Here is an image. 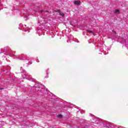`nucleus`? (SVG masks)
<instances>
[{
    "label": "nucleus",
    "mask_w": 128,
    "mask_h": 128,
    "mask_svg": "<svg viewBox=\"0 0 128 128\" xmlns=\"http://www.w3.org/2000/svg\"><path fill=\"white\" fill-rule=\"evenodd\" d=\"M20 70H22L21 72H23L24 74H22V76L24 78H26V80H32V82H34V79L32 78V76H28L24 73V68H22V67L20 68Z\"/></svg>",
    "instance_id": "obj_1"
},
{
    "label": "nucleus",
    "mask_w": 128,
    "mask_h": 128,
    "mask_svg": "<svg viewBox=\"0 0 128 128\" xmlns=\"http://www.w3.org/2000/svg\"><path fill=\"white\" fill-rule=\"evenodd\" d=\"M44 22H48L46 18L41 16L38 18V24H44Z\"/></svg>",
    "instance_id": "obj_2"
},
{
    "label": "nucleus",
    "mask_w": 128,
    "mask_h": 128,
    "mask_svg": "<svg viewBox=\"0 0 128 128\" xmlns=\"http://www.w3.org/2000/svg\"><path fill=\"white\" fill-rule=\"evenodd\" d=\"M0 50L1 52H0V54H2V52H6V54H8V52H10V50L6 48H4V50H2V48H1Z\"/></svg>",
    "instance_id": "obj_3"
},
{
    "label": "nucleus",
    "mask_w": 128,
    "mask_h": 128,
    "mask_svg": "<svg viewBox=\"0 0 128 128\" xmlns=\"http://www.w3.org/2000/svg\"><path fill=\"white\" fill-rule=\"evenodd\" d=\"M54 12H58L60 16H64V14L62 13V12H60V10H55Z\"/></svg>",
    "instance_id": "obj_4"
},
{
    "label": "nucleus",
    "mask_w": 128,
    "mask_h": 128,
    "mask_svg": "<svg viewBox=\"0 0 128 128\" xmlns=\"http://www.w3.org/2000/svg\"><path fill=\"white\" fill-rule=\"evenodd\" d=\"M8 54H10V56H16V52L11 51L10 50H9L8 52Z\"/></svg>",
    "instance_id": "obj_5"
},
{
    "label": "nucleus",
    "mask_w": 128,
    "mask_h": 128,
    "mask_svg": "<svg viewBox=\"0 0 128 128\" xmlns=\"http://www.w3.org/2000/svg\"><path fill=\"white\" fill-rule=\"evenodd\" d=\"M102 126H103L106 128H110V126L106 124H102Z\"/></svg>",
    "instance_id": "obj_6"
},
{
    "label": "nucleus",
    "mask_w": 128,
    "mask_h": 128,
    "mask_svg": "<svg viewBox=\"0 0 128 128\" xmlns=\"http://www.w3.org/2000/svg\"><path fill=\"white\" fill-rule=\"evenodd\" d=\"M74 4H76V6H80V1H78L76 0L74 2Z\"/></svg>",
    "instance_id": "obj_7"
},
{
    "label": "nucleus",
    "mask_w": 128,
    "mask_h": 128,
    "mask_svg": "<svg viewBox=\"0 0 128 128\" xmlns=\"http://www.w3.org/2000/svg\"><path fill=\"white\" fill-rule=\"evenodd\" d=\"M23 28H24V32H30V29L26 28V26L24 25L23 26Z\"/></svg>",
    "instance_id": "obj_8"
},
{
    "label": "nucleus",
    "mask_w": 128,
    "mask_h": 128,
    "mask_svg": "<svg viewBox=\"0 0 128 128\" xmlns=\"http://www.w3.org/2000/svg\"><path fill=\"white\" fill-rule=\"evenodd\" d=\"M114 13L116 14H120V10L118 9H116L114 10Z\"/></svg>",
    "instance_id": "obj_9"
},
{
    "label": "nucleus",
    "mask_w": 128,
    "mask_h": 128,
    "mask_svg": "<svg viewBox=\"0 0 128 128\" xmlns=\"http://www.w3.org/2000/svg\"><path fill=\"white\" fill-rule=\"evenodd\" d=\"M23 26H24V25H22V24H19V27H18L19 30H22V28H23Z\"/></svg>",
    "instance_id": "obj_10"
},
{
    "label": "nucleus",
    "mask_w": 128,
    "mask_h": 128,
    "mask_svg": "<svg viewBox=\"0 0 128 128\" xmlns=\"http://www.w3.org/2000/svg\"><path fill=\"white\" fill-rule=\"evenodd\" d=\"M35 88L36 90H40V86H38V84H35Z\"/></svg>",
    "instance_id": "obj_11"
},
{
    "label": "nucleus",
    "mask_w": 128,
    "mask_h": 128,
    "mask_svg": "<svg viewBox=\"0 0 128 128\" xmlns=\"http://www.w3.org/2000/svg\"><path fill=\"white\" fill-rule=\"evenodd\" d=\"M18 58L19 60H24V58L22 57V56H19L18 57Z\"/></svg>",
    "instance_id": "obj_12"
},
{
    "label": "nucleus",
    "mask_w": 128,
    "mask_h": 128,
    "mask_svg": "<svg viewBox=\"0 0 128 128\" xmlns=\"http://www.w3.org/2000/svg\"><path fill=\"white\" fill-rule=\"evenodd\" d=\"M88 34H92V35H94V32H92V31H90V30H88Z\"/></svg>",
    "instance_id": "obj_13"
},
{
    "label": "nucleus",
    "mask_w": 128,
    "mask_h": 128,
    "mask_svg": "<svg viewBox=\"0 0 128 128\" xmlns=\"http://www.w3.org/2000/svg\"><path fill=\"white\" fill-rule=\"evenodd\" d=\"M24 20H30V18H28V16H24Z\"/></svg>",
    "instance_id": "obj_14"
},
{
    "label": "nucleus",
    "mask_w": 128,
    "mask_h": 128,
    "mask_svg": "<svg viewBox=\"0 0 128 128\" xmlns=\"http://www.w3.org/2000/svg\"><path fill=\"white\" fill-rule=\"evenodd\" d=\"M95 122H96V124H100V120H96L94 121Z\"/></svg>",
    "instance_id": "obj_15"
},
{
    "label": "nucleus",
    "mask_w": 128,
    "mask_h": 128,
    "mask_svg": "<svg viewBox=\"0 0 128 128\" xmlns=\"http://www.w3.org/2000/svg\"><path fill=\"white\" fill-rule=\"evenodd\" d=\"M48 94H49V96H54V95L52 94L50 92L48 93Z\"/></svg>",
    "instance_id": "obj_16"
},
{
    "label": "nucleus",
    "mask_w": 128,
    "mask_h": 128,
    "mask_svg": "<svg viewBox=\"0 0 128 128\" xmlns=\"http://www.w3.org/2000/svg\"><path fill=\"white\" fill-rule=\"evenodd\" d=\"M62 114H58V118H62Z\"/></svg>",
    "instance_id": "obj_17"
},
{
    "label": "nucleus",
    "mask_w": 128,
    "mask_h": 128,
    "mask_svg": "<svg viewBox=\"0 0 128 128\" xmlns=\"http://www.w3.org/2000/svg\"><path fill=\"white\" fill-rule=\"evenodd\" d=\"M44 10H40V12H42H42H44Z\"/></svg>",
    "instance_id": "obj_18"
},
{
    "label": "nucleus",
    "mask_w": 128,
    "mask_h": 128,
    "mask_svg": "<svg viewBox=\"0 0 128 128\" xmlns=\"http://www.w3.org/2000/svg\"><path fill=\"white\" fill-rule=\"evenodd\" d=\"M28 64H32V62H28Z\"/></svg>",
    "instance_id": "obj_19"
},
{
    "label": "nucleus",
    "mask_w": 128,
    "mask_h": 128,
    "mask_svg": "<svg viewBox=\"0 0 128 128\" xmlns=\"http://www.w3.org/2000/svg\"><path fill=\"white\" fill-rule=\"evenodd\" d=\"M42 88H44V86H42Z\"/></svg>",
    "instance_id": "obj_20"
},
{
    "label": "nucleus",
    "mask_w": 128,
    "mask_h": 128,
    "mask_svg": "<svg viewBox=\"0 0 128 128\" xmlns=\"http://www.w3.org/2000/svg\"><path fill=\"white\" fill-rule=\"evenodd\" d=\"M36 62H40V60H36Z\"/></svg>",
    "instance_id": "obj_21"
},
{
    "label": "nucleus",
    "mask_w": 128,
    "mask_h": 128,
    "mask_svg": "<svg viewBox=\"0 0 128 128\" xmlns=\"http://www.w3.org/2000/svg\"><path fill=\"white\" fill-rule=\"evenodd\" d=\"M70 36H71V38H72V35H70Z\"/></svg>",
    "instance_id": "obj_22"
},
{
    "label": "nucleus",
    "mask_w": 128,
    "mask_h": 128,
    "mask_svg": "<svg viewBox=\"0 0 128 128\" xmlns=\"http://www.w3.org/2000/svg\"><path fill=\"white\" fill-rule=\"evenodd\" d=\"M0 90H4V88H0Z\"/></svg>",
    "instance_id": "obj_23"
},
{
    "label": "nucleus",
    "mask_w": 128,
    "mask_h": 128,
    "mask_svg": "<svg viewBox=\"0 0 128 128\" xmlns=\"http://www.w3.org/2000/svg\"><path fill=\"white\" fill-rule=\"evenodd\" d=\"M38 9L36 10V12H38Z\"/></svg>",
    "instance_id": "obj_24"
},
{
    "label": "nucleus",
    "mask_w": 128,
    "mask_h": 128,
    "mask_svg": "<svg viewBox=\"0 0 128 128\" xmlns=\"http://www.w3.org/2000/svg\"><path fill=\"white\" fill-rule=\"evenodd\" d=\"M106 52V54H108V52Z\"/></svg>",
    "instance_id": "obj_25"
},
{
    "label": "nucleus",
    "mask_w": 128,
    "mask_h": 128,
    "mask_svg": "<svg viewBox=\"0 0 128 128\" xmlns=\"http://www.w3.org/2000/svg\"><path fill=\"white\" fill-rule=\"evenodd\" d=\"M114 34H116V32H114Z\"/></svg>",
    "instance_id": "obj_26"
},
{
    "label": "nucleus",
    "mask_w": 128,
    "mask_h": 128,
    "mask_svg": "<svg viewBox=\"0 0 128 128\" xmlns=\"http://www.w3.org/2000/svg\"><path fill=\"white\" fill-rule=\"evenodd\" d=\"M94 22H96V20H94Z\"/></svg>",
    "instance_id": "obj_27"
},
{
    "label": "nucleus",
    "mask_w": 128,
    "mask_h": 128,
    "mask_svg": "<svg viewBox=\"0 0 128 128\" xmlns=\"http://www.w3.org/2000/svg\"><path fill=\"white\" fill-rule=\"evenodd\" d=\"M90 116H92V114H90Z\"/></svg>",
    "instance_id": "obj_28"
},
{
    "label": "nucleus",
    "mask_w": 128,
    "mask_h": 128,
    "mask_svg": "<svg viewBox=\"0 0 128 128\" xmlns=\"http://www.w3.org/2000/svg\"><path fill=\"white\" fill-rule=\"evenodd\" d=\"M37 8H38V7H37Z\"/></svg>",
    "instance_id": "obj_29"
},
{
    "label": "nucleus",
    "mask_w": 128,
    "mask_h": 128,
    "mask_svg": "<svg viewBox=\"0 0 128 128\" xmlns=\"http://www.w3.org/2000/svg\"><path fill=\"white\" fill-rule=\"evenodd\" d=\"M46 12H48V11H46Z\"/></svg>",
    "instance_id": "obj_30"
}]
</instances>
